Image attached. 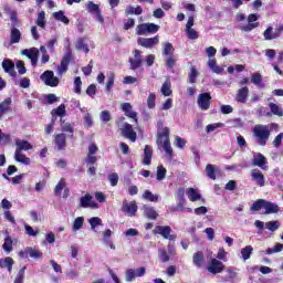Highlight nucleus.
Listing matches in <instances>:
<instances>
[{
    "label": "nucleus",
    "instance_id": "f257e3e1",
    "mask_svg": "<svg viewBox=\"0 0 283 283\" xmlns=\"http://www.w3.org/2000/svg\"><path fill=\"white\" fill-rule=\"evenodd\" d=\"M253 136L256 138L258 144L261 145V147H264L271 136V130H269L268 125H255L253 128Z\"/></svg>",
    "mask_w": 283,
    "mask_h": 283
},
{
    "label": "nucleus",
    "instance_id": "f03ea898",
    "mask_svg": "<svg viewBox=\"0 0 283 283\" xmlns=\"http://www.w3.org/2000/svg\"><path fill=\"white\" fill-rule=\"evenodd\" d=\"M160 30V25L154 23L138 24L136 28V34L138 36H145L147 34H156Z\"/></svg>",
    "mask_w": 283,
    "mask_h": 283
},
{
    "label": "nucleus",
    "instance_id": "7ed1b4c3",
    "mask_svg": "<svg viewBox=\"0 0 283 283\" xmlns=\"http://www.w3.org/2000/svg\"><path fill=\"white\" fill-rule=\"evenodd\" d=\"M18 255L22 260H28V258H32L33 260H41V258H43V252H41L36 248L27 247L23 250L19 251Z\"/></svg>",
    "mask_w": 283,
    "mask_h": 283
},
{
    "label": "nucleus",
    "instance_id": "20e7f679",
    "mask_svg": "<svg viewBox=\"0 0 283 283\" xmlns=\"http://www.w3.org/2000/svg\"><path fill=\"white\" fill-rule=\"evenodd\" d=\"M283 32V24H279L275 30L273 27H268L263 32V36L265 41H274L275 39H280Z\"/></svg>",
    "mask_w": 283,
    "mask_h": 283
},
{
    "label": "nucleus",
    "instance_id": "39448f33",
    "mask_svg": "<svg viewBox=\"0 0 283 283\" xmlns=\"http://www.w3.org/2000/svg\"><path fill=\"white\" fill-rule=\"evenodd\" d=\"M40 78L44 82V85H48L49 87H59V83H61V80H59L57 76H54L53 71H45Z\"/></svg>",
    "mask_w": 283,
    "mask_h": 283
},
{
    "label": "nucleus",
    "instance_id": "423d86ee",
    "mask_svg": "<svg viewBox=\"0 0 283 283\" xmlns=\"http://www.w3.org/2000/svg\"><path fill=\"white\" fill-rule=\"evenodd\" d=\"M145 273H147V269L144 266L137 269H128L125 272L126 282H134L136 277H144Z\"/></svg>",
    "mask_w": 283,
    "mask_h": 283
},
{
    "label": "nucleus",
    "instance_id": "0eeeda50",
    "mask_svg": "<svg viewBox=\"0 0 283 283\" xmlns=\"http://www.w3.org/2000/svg\"><path fill=\"white\" fill-rule=\"evenodd\" d=\"M208 273H212V275H218V273H222L224 271V263L218 259H212L207 266Z\"/></svg>",
    "mask_w": 283,
    "mask_h": 283
},
{
    "label": "nucleus",
    "instance_id": "6e6552de",
    "mask_svg": "<svg viewBox=\"0 0 283 283\" xmlns=\"http://www.w3.org/2000/svg\"><path fill=\"white\" fill-rule=\"evenodd\" d=\"M21 54L31 60L32 67H36L39 63V49L36 48L24 49L21 51Z\"/></svg>",
    "mask_w": 283,
    "mask_h": 283
},
{
    "label": "nucleus",
    "instance_id": "1a4fd4ad",
    "mask_svg": "<svg viewBox=\"0 0 283 283\" xmlns=\"http://www.w3.org/2000/svg\"><path fill=\"white\" fill-rule=\"evenodd\" d=\"M171 255H176V248L174 245H168V251L166 249L158 250V258L160 262L167 263L171 260Z\"/></svg>",
    "mask_w": 283,
    "mask_h": 283
},
{
    "label": "nucleus",
    "instance_id": "9d476101",
    "mask_svg": "<svg viewBox=\"0 0 283 283\" xmlns=\"http://www.w3.org/2000/svg\"><path fill=\"white\" fill-rule=\"evenodd\" d=\"M120 130H122V136H124V138H127L132 143H136L137 135L134 132V127L130 124L124 123L123 126L120 127Z\"/></svg>",
    "mask_w": 283,
    "mask_h": 283
},
{
    "label": "nucleus",
    "instance_id": "9b49d317",
    "mask_svg": "<svg viewBox=\"0 0 283 283\" xmlns=\"http://www.w3.org/2000/svg\"><path fill=\"white\" fill-rule=\"evenodd\" d=\"M137 42L138 45H140L142 48L151 50V48L160 43V38H158V35H156L155 38H139Z\"/></svg>",
    "mask_w": 283,
    "mask_h": 283
},
{
    "label": "nucleus",
    "instance_id": "f8f14e48",
    "mask_svg": "<svg viewBox=\"0 0 283 283\" xmlns=\"http://www.w3.org/2000/svg\"><path fill=\"white\" fill-rule=\"evenodd\" d=\"M70 61H72V51H67V53L62 57L61 64L57 66L59 76H63V74L67 72Z\"/></svg>",
    "mask_w": 283,
    "mask_h": 283
},
{
    "label": "nucleus",
    "instance_id": "ddd939ff",
    "mask_svg": "<svg viewBox=\"0 0 283 283\" xmlns=\"http://www.w3.org/2000/svg\"><path fill=\"white\" fill-rule=\"evenodd\" d=\"M197 103L200 109L202 111L209 109V107H211V94L209 93L199 94Z\"/></svg>",
    "mask_w": 283,
    "mask_h": 283
},
{
    "label": "nucleus",
    "instance_id": "4468645a",
    "mask_svg": "<svg viewBox=\"0 0 283 283\" xmlns=\"http://www.w3.org/2000/svg\"><path fill=\"white\" fill-rule=\"evenodd\" d=\"M122 211L130 218H134V216H136V211H138V206L136 205V201L128 202L127 200H124Z\"/></svg>",
    "mask_w": 283,
    "mask_h": 283
},
{
    "label": "nucleus",
    "instance_id": "2eb2a0df",
    "mask_svg": "<svg viewBox=\"0 0 283 283\" xmlns=\"http://www.w3.org/2000/svg\"><path fill=\"white\" fill-rule=\"evenodd\" d=\"M92 195L86 193L85 196L81 197L80 199V207L82 209H98V203L92 200Z\"/></svg>",
    "mask_w": 283,
    "mask_h": 283
},
{
    "label": "nucleus",
    "instance_id": "dca6fc26",
    "mask_svg": "<svg viewBox=\"0 0 283 283\" xmlns=\"http://www.w3.org/2000/svg\"><path fill=\"white\" fill-rule=\"evenodd\" d=\"M133 54L134 56L129 59L130 70H138L143 65V52L135 50Z\"/></svg>",
    "mask_w": 283,
    "mask_h": 283
},
{
    "label": "nucleus",
    "instance_id": "f3484780",
    "mask_svg": "<svg viewBox=\"0 0 283 283\" xmlns=\"http://www.w3.org/2000/svg\"><path fill=\"white\" fill-rule=\"evenodd\" d=\"M258 20V14L255 13H251L248 17V22L249 24L247 25H241L240 30H242L243 32H251V30H255V28H258L260 25L259 22H255Z\"/></svg>",
    "mask_w": 283,
    "mask_h": 283
},
{
    "label": "nucleus",
    "instance_id": "a211bd4d",
    "mask_svg": "<svg viewBox=\"0 0 283 283\" xmlns=\"http://www.w3.org/2000/svg\"><path fill=\"white\" fill-rule=\"evenodd\" d=\"M155 233L163 235L165 240H176V237L171 234V227L169 226H157L155 228Z\"/></svg>",
    "mask_w": 283,
    "mask_h": 283
},
{
    "label": "nucleus",
    "instance_id": "6ab92c4d",
    "mask_svg": "<svg viewBox=\"0 0 283 283\" xmlns=\"http://www.w3.org/2000/svg\"><path fill=\"white\" fill-rule=\"evenodd\" d=\"M251 178L259 187H264L266 180L264 179V174L260 171V169H252L251 170Z\"/></svg>",
    "mask_w": 283,
    "mask_h": 283
},
{
    "label": "nucleus",
    "instance_id": "aec40b11",
    "mask_svg": "<svg viewBox=\"0 0 283 283\" xmlns=\"http://www.w3.org/2000/svg\"><path fill=\"white\" fill-rule=\"evenodd\" d=\"M252 165L254 167H261V169H269V167L264 166L266 165V157H264V155L261 153H255L253 155Z\"/></svg>",
    "mask_w": 283,
    "mask_h": 283
},
{
    "label": "nucleus",
    "instance_id": "412c9836",
    "mask_svg": "<svg viewBox=\"0 0 283 283\" xmlns=\"http://www.w3.org/2000/svg\"><path fill=\"white\" fill-rule=\"evenodd\" d=\"M66 136L63 133L54 135L55 147H57V151H63L66 147Z\"/></svg>",
    "mask_w": 283,
    "mask_h": 283
},
{
    "label": "nucleus",
    "instance_id": "4be33fe9",
    "mask_svg": "<svg viewBox=\"0 0 283 283\" xmlns=\"http://www.w3.org/2000/svg\"><path fill=\"white\" fill-rule=\"evenodd\" d=\"M263 209L265 211L264 212L265 216H271V213H280V206H277V203H274L268 200H265Z\"/></svg>",
    "mask_w": 283,
    "mask_h": 283
},
{
    "label": "nucleus",
    "instance_id": "5701e85b",
    "mask_svg": "<svg viewBox=\"0 0 283 283\" xmlns=\"http://www.w3.org/2000/svg\"><path fill=\"white\" fill-rule=\"evenodd\" d=\"M15 151H30L32 149V144L25 139H15Z\"/></svg>",
    "mask_w": 283,
    "mask_h": 283
},
{
    "label": "nucleus",
    "instance_id": "b1692460",
    "mask_svg": "<svg viewBox=\"0 0 283 283\" xmlns=\"http://www.w3.org/2000/svg\"><path fill=\"white\" fill-rule=\"evenodd\" d=\"M186 195L190 202H198V200H201L202 196L200 195V191L196 188H188L186 190Z\"/></svg>",
    "mask_w": 283,
    "mask_h": 283
},
{
    "label": "nucleus",
    "instance_id": "393cba45",
    "mask_svg": "<svg viewBox=\"0 0 283 283\" xmlns=\"http://www.w3.org/2000/svg\"><path fill=\"white\" fill-rule=\"evenodd\" d=\"M2 67L7 74H10V76H17V71H14V63L12 60H3Z\"/></svg>",
    "mask_w": 283,
    "mask_h": 283
},
{
    "label": "nucleus",
    "instance_id": "a878e982",
    "mask_svg": "<svg viewBox=\"0 0 283 283\" xmlns=\"http://www.w3.org/2000/svg\"><path fill=\"white\" fill-rule=\"evenodd\" d=\"M247 98H249V87L243 86L242 88L238 90L235 101L238 103H247Z\"/></svg>",
    "mask_w": 283,
    "mask_h": 283
},
{
    "label": "nucleus",
    "instance_id": "bb28decb",
    "mask_svg": "<svg viewBox=\"0 0 283 283\" xmlns=\"http://www.w3.org/2000/svg\"><path fill=\"white\" fill-rule=\"evenodd\" d=\"M154 156V150L151 149V146L146 145L144 149V165H151V157Z\"/></svg>",
    "mask_w": 283,
    "mask_h": 283
},
{
    "label": "nucleus",
    "instance_id": "cd10ccee",
    "mask_svg": "<svg viewBox=\"0 0 283 283\" xmlns=\"http://www.w3.org/2000/svg\"><path fill=\"white\" fill-rule=\"evenodd\" d=\"M208 67L214 72V74H222L224 72V69L220 67L218 63L216 62V59H209L208 61Z\"/></svg>",
    "mask_w": 283,
    "mask_h": 283
},
{
    "label": "nucleus",
    "instance_id": "c85d7f7f",
    "mask_svg": "<svg viewBox=\"0 0 283 283\" xmlns=\"http://www.w3.org/2000/svg\"><path fill=\"white\" fill-rule=\"evenodd\" d=\"M10 105H12V98L8 97L2 103H0V118L3 114L10 111Z\"/></svg>",
    "mask_w": 283,
    "mask_h": 283
},
{
    "label": "nucleus",
    "instance_id": "c756f323",
    "mask_svg": "<svg viewBox=\"0 0 283 283\" xmlns=\"http://www.w3.org/2000/svg\"><path fill=\"white\" fill-rule=\"evenodd\" d=\"M192 262H193L195 266L200 269V266H202V262H205V254L200 251L195 253L192 256Z\"/></svg>",
    "mask_w": 283,
    "mask_h": 283
},
{
    "label": "nucleus",
    "instance_id": "7c9ffc66",
    "mask_svg": "<svg viewBox=\"0 0 283 283\" xmlns=\"http://www.w3.org/2000/svg\"><path fill=\"white\" fill-rule=\"evenodd\" d=\"M53 19L55 21H61L62 23H64L65 25L70 24V19H67V17H65V12L63 11H57L53 13Z\"/></svg>",
    "mask_w": 283,
    "mask_h": 283
},
{
    "label": "nucleus",
    "instance_id": "2f4dec72",
    "mask_svg": "<svg viewBox=\"0 0 283 283\" xmlns=\"http://www.w3.org/2000/svg\"><path fill=\"white\" fill-rule=\"evenodd\" d=\"M14 160H17V163H21L22 165H30L31 163L30 157L19 151L14 153Z\"/></svg>",
    "mask_w": 283,
    "mask_h": 283
},
{
    "label": "nucleus",
    "instance_id": "473e14b6",
    "mask_svg": "<svg viewBox=\"0 0 283 283\" xmlns=\"http://www.w3.org/2000/svg\"><path fill=\"white\" fill-rule=\"evenodd\" d=\"M161 94L164 96H171L172 91H171V81L169 78H167L163 86H161Z\"/></svg>",
    "mask_w": 283,
    "mask_h": 283
},
{
    "label": "nucleus",
    "instance_id": "72a5a7b5",
    "mask_svg": "<svg viewBox=\"0 0 283 283\" xmlns=\"http://www.w3.org/2000/svg\"><path fill=\"white\" fill-rule=\"evenodd\" d=\"M270 111L274 116H279L280 118H282L283 116V109L282 107H280L277 104L271 102L269 104Z\"/></svg>",
    "mask_w": 283,
    "mask_h": 283
},
{
    "label": "nucleus",
    "instance_id": "f704fd0d",
    "mask_svg": "<svg viewBox=\"0 0 283 283\" xmlns=\"http://www.w3.org/2000/svg\"><path fill=\"white\" fill-rule=\"evenodd\" d=\"M178 198H179V203L177 205V207L172 208V211H184L185 210V202H186L185 192L179 191Z\"/></svg>",
    "mask_w": 283,
    "mask_h": 283
},
{
    "label": "nucleus",
    "instance_id": "c9c22d12",
    "mask_svg": "<svg viewBox=\"0 0 283 283\" xmlns=\"http://www.w3.org/2000/svg\"><path fill=\"white\" fill-rule=\"evenodd\" d=\"M159 147H163L167 155L171 156L174 154V149L171 148V144L169 143V139H165L164 142H157Z\"/></svg>",
    "mask_w": 283,
    "mask_h": 283
},
{
    "label": "nucleus",
    "instance_id": "e433bc0d",
    "mask_svg": "<svg viewBox=\"0 0 283 283\" xmlns=\"http://www.w3.org/2000/svg\"><path fill=\"white\" fill-rule=\"evenodd\" d=\"M163 48H164V51H163V54L164 56H171L174 54V44H171L170 42H165L163 44Z\"/></svg>",
    "mask_w": 283,
    "mask_h": 283
},
{
    "label": "nucleus",
    "instance_id": "4c0bfd02",
    "mask_svg": "<svg viewBox=\"0 0 283 283\" xmlns=\"http://www.w3.org/2000/svg\"><path fill=\"white\" fill-rule=\"evenodd\" d=\"M253 253V247L247 245L245 248L241 249V255L242 260L247 262L251 258V254Z\"/></svg>",
    "mask_w": 283,
    "mask_h": 283
},
{
    "label": "nucleus",
    "instance_id": "58836bf2",
    "mask_svg": "<svg viewBox=\"0 0 283 283\" xmlns=\"http://www.w3.org/2000/svg\"><path fill=\"white\" fill-rule=\"evenodd\" d=\"M35 23H36L38 28L45 30V11H41L38 14Z\"/></svg>",
    "mask_w": 283,
    "mask_h": 283
},
{
    "label": "nucleus",
    "instance_id": "ea45409f",
    "mask_svg": "<svg viewBox=\"0 0 283 283\" xmlns=\"http://www.w3.org/2000/svg\"><path fill=\"white\" fill-rule=\"evenodd\" d=\"M265 199H259L252 203L250 207V211H260L264 209Z\"/></svg>",
    "mask_w": 283,
    "mask_h": 283
},
{
    "label": "nucleus",
    "instance_id": "a19ab883",
    "mask_svg": "<svg viewBox=\"0 0 283 283\" xmlns=\"http://www.w3.org/2000/svg\"><path fill=\"white\" fill-rule=\"evenodd\" d=\"M165 176H167V169L163 167V165L157 167L156 180L159 182L165 180Z\"/></svg>",
    "mask_w": 283,
    "mask_h": 283
},
{
    "label": "nucleus",
    "instance_id": "79ce46f5",
    "mask_svg": "<svg viewBox=\"0 0 283 283\" xmlns=\"http://www.w3.org/2000/svg\"><path fill=\"white\" fill-rule=\"evenodd\" d=\"M88 223L91 224L92 231H96V227H101V224H103V220L98 217H92L88 219Z\"/></svg>",
    "mask_w": 283,
    "mask_h": 283
},
{
    "label": "nucleus",
    "instance_id": "37998d69",
    "mask_svg": "<svg viewBox=\"0 0 283 283\" xmlns=\"http://www.w3.org/2000/svg\"><path fill=\"white\" fill-rule=\"evenodd\" d=\"M265 229H268V231H271L272 233L277 231V229H280V221L265 222Z\"/></svg>",
    "mask_w": 283,
    "mask_h": 283
},
{
    "label": "nucleus",
    "instance_id": "c03bdc74",
    "mask_svg": "<svg viewBox=\"0 0 283 283\" xmlns=\"http://www.w3.org/2000/svg\"><path fill=\"white\" fill-rule=\"evenodd\" d=\"M143 198H144L145 200H149V202H158V198H160V196L154 195V193H151V191L146 190V191L144 192V195H143Z\"/></svg>",
    "mask_w": 283,
    "mask_h": 283
},
{
    "label": "nucleus",
    "instance_id": "a18cd8bd",
    "mask_svg": "<svg viewBox=\"0 0 283 283\" xmlns=\"http://www.w3.org/2000/svg\"><path fill=\"white\" fill-rule=\"evenodd\" d=\"M21 41V31L19 29L13 28L11 30V43H19Z\"/></svg>",
    "mask_w": 283,
    "mask_h": 283
},
{
    "label": "nucleus",
    "instance_id": "49530a36",
    "mask_svg": "<svg viewBox=\"0 0 283 283\" xmlns=\"http://www.w3.org/2000/svg\"><path fill=\"white\" fill-rule=\"evenodd\" d=\"M144 213L149 220H156L158 218V212L154 208H145Z\"/></svg>",
    "mask_w": 283,
    "mask_h": 283
},
{
    "label": "nucleus",
    "instance_id": "de8ad7c7",
    "mask_svg": "<svg viewBox=\"0 0 283 283\" xmlns=\"http://www.w3.org/2000/svg\"><path fill=\"white\" fill-rule=\"evenodd\" d=\"M83 222H85V218L83 217H77L73 221V231H80V229H83Z\"/></svg>",
    "mask_w": 283,
    "mask_h": 283
},
{
    "label": "nucleus",
    "instance_id": "09e8293b",
    "mask_svg": "<svg viewBox=\"0 0 283 283\" xmlns=\"http://www.w3.org/2000/svg\"><path fill=\"white\" fill-rule=\"evenodd\" d=\"M206 174H207L208 178H210L211 180H216V167H213V165H211V164L207 165Z\"/></svg>",
    "mask_w": 283,
    "mask_h": 283
},
{
    "label": "nucleus",
    "instance_id": "8fccbe9b",
    "mask_svg": "<svg viewBox=\"0 0 283 283\" xmlns=\"http://www.w3.org/2000/svg\"><path fill=\"white\" fill-rule=\"evenodd\" d=\"M3 251H6V253H11L12 252V239L10 237H7L4 239V243L2 245Z\"/></svg>",
    "mask_w": 283,
    "mask_h": 283
},
{
    "label": "nucleus",
    "instance_id": "3c124183",
    "mask_svg": "<svg viewBox=\"0 0 283 283\" xmlns=\"http://www.w3.org/2000/svg\"><path fill=\"white\" fill-rule=\"evenodd\" d=\"M126 14H143V8L129 6L126 8Z\"/></svg>",
    "mask_w": 283,
    "mask_h": 283
},
{
    "label": "nucleus",
    "instance_id": "603ef678",
    "mask_svg": "<svg viewBox=\"0 0 283 283\" xmlns=\"http://www.w3.org/2000/svg\"><path fill=\"white\" fill-rule=\"evenodd\" d=\"M165 140H169V127H164L161 129V134L159 135L157 142H165Z\"/></svg>",
    "mask_w": 283,
    "mask_h": 283
},
{
    "label": "nucleus",
    "instance_id": "864d4df0",
    "mask_svg": "<svg viewBox=\"0 0 283 283\" xmlns=\"http://www.w3.org/2000/svg\"><path fill=\"white\" fill-rule=\"evenodd\" d=\"M11 137L9 134H6L0 128V145H8L10 143Z\"/></svg>",
    "mask_w": 283,
    "mask_h": 283
},
{
    "label": "nucleus",
    "instance_id": "5fc2aeb1",
    "mask_svg": "<svg viewBox=\"0 0 283 283\" xmlns=\"http://www.w3.org/2000/svg\"><path fill=\"white\" fill-rule=\"evenodd\" d=\"M75 48H76V50H82L86 54H87V52H90V48L86 46V44L83 41V39H78L77 40V43H76Z\"/></svg>",
    "mask_w": 283,
    "mask_h": 283
},
{
    "label": "nucleus",
    "instance_id": "6e6d98bb",
    "mask_svg": "<svg viewBox=\"0 0 283 283\" xmlns=\"http://www.w3.org/2000/svg\"><path fill=\"white\" fill-rule=\"evenodd\" d=\"M147 105L149 109H154L156 107V94L150 93L147 98Z\"/></svg>",
    "mask_w": 283,
    "mask_h": 283
},
{
    "label": "nucleus",
    "instance_id": "4d7b16f0",
    "mask_svg": "<svg viewBox=\"0 0 283 283\" xmlns=\"http://www.w3.org/2000/svg\"><path fill=\"white\" fill-rule=\"evenodd\" d=\"M251 83H254V85H260V87H263L262 75L260 73L252 74Z\"/></svg>",
    "mask_w": 283,
    "mask_h": 283
},
{
    "label": "nucleus",
    "instance_id": "13d9d810",
    "mask_svg": "<svg viewBox=\"0 0 283 283\" xmlns=\"http://www.w3.org/2000/svg\"><path fill=\"white\" fill-rule=\"evenodd\" d=\"M186 34L188 39H191L192 41H196L198 39V31H196L193 28L186 29Z\"/></svg>",
    "mask_w": 283,
    "mask_h": 283
},
{
    "label": "nucleus",
    "instance_id": "bf43d9fd",
    "mask_svg": "<svg viewBox=\"0 0 283 283\" xmlns=\"http://www.w3.org/2000/svg\"><path fill=\"white\" fill-rule=\"evenodd\" d=\"M24 277H25V268H22V269L18 272V274H17L15 280H14L13 283H23Z\"/></svg>",
    "mask_w": 283,
    "mask_h": 283
},
{
    "label": "nucleus",
    "instance_id": "052dcab7",
    "mask_svg": "<svg viewBox=\"0 0 283 283\" xmlns=\"http://www.w3.org/2000/svg\"><path fill=\"white\" fill-rule=\"evenodd\" d=\"M196 78H198V71L196 70V67H192L188 76V83H196Z\"/></svg>",
    "mask_w": 283,
    "mask_h": 283
},
{
    "label": "nucleus",
    "instance_id": "680f3d73",
    "mask_svg": "<svg viewBox=\"0 0 283 283\" xmlns=\"http://www.w3.org/2000/svg\"><path fill=\"white\" fill-rule=\"evenodd\" d=\"M99 118L103 123H109V120H112V115L108 111H102L99 114Z\"/></svg>",
    "mask_w": 283,
    "mask_h": 283
},
{
    "label": "nucleus",
    "instance_id": "e2e57ef3",
    "mask_svg": "<svg viewBox=\"0 0 283 283\" xmlns=\"http://www.w3.org/2000/svg\"><path fill=\"white\" fill-rule=\"evenodd\" d=\"M83 85V82L81 81V77L77 76L74 80V92L75 94H81V87Z\"/></svg>",
    "mask_w": 283,
    "mask_h": 283
},
{
    "label": "nucleus",
    "instance_id": "0e129e2a",
    "mask_svg": "<svg viewBox=\"0 0 283 283\" xmlns=\"http://www.w3.org/2000/svg\"><path fill=\"white\" fill-rule=\"evenodd\" d=\"M65 189V179H61L59 181V184L55 186V189H54V193L55 196H59V193H61V191Z\"/></svg>",
    "mask_w": 283,
    "mask_h": 283
},
{
    "label": "nucleus",
    "instance_id": "69168bd1",
    "mask_svg": "<svg viewBox=\"0 0 283 283\" xmlns=\"http://www.w3.org/2000/svg\"><path fill=\"white\" fill-rule=\"evenodd\" d=\"M52 114H55V116H65V105L61 104L57 108L52 111Z\"/></svg>",
    "mask_w": 283,
    "mask_h": 283
},
{
    "label": "nucleus",
    "instance_id": "338daca9",
    "mask_svg": "<svg viewBox=\"0 0 283 283\" xmlns=\"http://www.w3.org/2000/svg\"><path fill=\"white\" fill-rule=\"evenodd\" d=\"M114 78H115V75H114V73L111 72L108 74V80H107V83H106L107 92H111L112 87H114Z\"/></svg>",
    "mask_w": 283,
    "mask_h": 283
},
{
    "label": "nucleus",
    "instance_id": "774afa93",
    "mask_svg": "<svg viewBox=\"0 0 283 283\" xmlns=\"http://www.w3.org/2000/svg\"><path fill=\"white\" fill-rule=\"evenodd\" d=\"M108 180H109L112 187H116V185H118V174L113 172V174L108 175Z\"/></svg>",
    "mask_w": 283,
    "mask_h": 283
}]
</instances>
